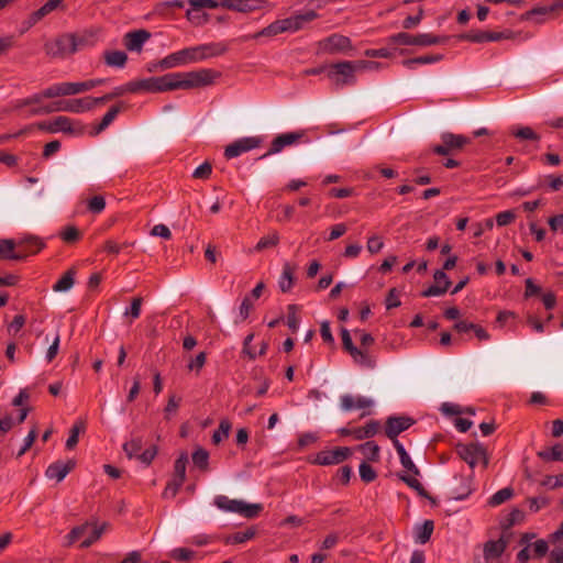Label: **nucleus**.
<instances>
[{"instance_id":"nucleus-1","label":"nucleus","mask_w":563,"mask_h":563,"mask_svg":"<svg viewBox=\"0 0 563 563\" xmlns=\"http://www.w3.org/2000/svg\"><path fill=\"white\" fill-rule=\"evenodd\" d=\"M228 47L223 43L202 44L194 47H187L172 53L159 62L162 69L174 68L190 63L200 62L209 57L220 56L227 52Z\"/></svg>"},{"instance_id":"nucleus-2","label":"nucleus","mask_w":563,"mask_h":563,"mask_svg":"<svg viewBox=\"0 0 563 563\" xmlns=\"http://www.w3.org/2000/svg\"><path fill=\"white\" fill-rule=\"evenodd\" d=\"M86 44L84 37L71 33H65L44 44L45 53L53 58H65Z\"/></svg>"},{"instance_id":"nucleus-3","label":"nucleus","mask_w":563,"mask_h":563,"mask_svg":"<svg viewBox=\"0 0 563 563\" xmlns=\"http://www.w3.org/2000/svg\"><path fill=\"white\" fill-rule=\"evenodd\" d=\"M213 504L222 511L239 514L247 519L256 518L263 510L262 504H247L240 499H230L225 495L216 496Z\"/></svg>"},{"instance_id":"nucleus-4","label":"nucleus","mask_w":563,"mask_h":563,"mask_svg":"<svg viewBox=\"0 0 563 563\" xmlns=\"http://www.w3.org/2000/svg\"><path fill=\"white\" fill-rule=\"evenodd\" d=\"M449 36H439L430 33H421L417 35L409 34L407 32H400L390 35L387 38L389 45H415V46H431L437 44H444L449 41Z\"/></svg>"},{"instance_id":"nucleus-5","label":"nucleus","mask_w":563,"mask_h":563,"mask_svg":"<svg viewBox=\"0 0 563 563\" xmlns=\"http://www.w3.org/2000/svg\"><path fill=\"white\" fill-rule=\"evenodd\" d=\"M364 65L362 63H354V60L340 62L330 67L328 77L338 88L354 85L356 81L355 73Z\"/></svg>"},{"instance_id":"nucleus-6","label":"nucleus","mask_w":563,"mask_h":563,"mask_svg":"<svg viewBox=\"0 0 563 563\" xmlns=\"http://www.w3.org/2000/svg\"><path fill=\"white\" fill-rule=\"evenodd\" d=\"M104 79H90L81 82H59L44 89L46 98L78 95L100 86Z\"/></svg>"},{"instance_id":"nucleus-7","label":"nucleus","mask_w":563,"mask_h":563,"mask_svg":"<svg viewBox=\"0 0 563 563\" xmlns=\"http://www.w3.org/2000/svg\"><path fill=\"white\" fill-rule=\"evenodd\" d=\"M455 452L461 460L474 470L479 463L487 467L489 459L486 449L478 442L459 443L455 445Z\"/></svg>"},{"instance_id":"nucleus-8","label":"nucleus","mask_w":563,"mask_h":563,"mask_svg":"<svg viewBox=\"0 0 563 563\" xmlns=\"http://www.w3.org/2000/svg\"><path fill=\"white\" fill-rule=\"evenodd\" d=\"M106 525L103 523L100 527H90L88 522L77 526L71 529V531L68 533L69 543H73L75 541L80 540L82 537L85 539L80 543L81 549L89 548L91 544H93L103 533Z\"/></svg>"},{"instance_id":"nucleus-9","label":"nucleus","mask_w":563,"mask_h":563,"mask_svg":"<svg viewBox=\"0 0 563 563\" xmlns=\"http://www.w3.org/2000/svg\"><path fill=\"white\" fill-rule=\"evenodd\" d=\"M180 78L179 89H191L208 86L213 82L214 73L211 69H199L188 73H177Z\"/></svg>"},{"instance_id":"nucleus-10","label":"nucleus","mask_w":563,"mask_h":563,"mask_svg":"<svg viewBox=\"0 0 563 563\" xmlns=\"http://www.w3.org/2000/svg\"><path fill=\"white\" fill-rule=\"evenodd\" d=\"M441 140L442 144L432 146V152L441 156L452 154L454 151L462 150L465 145L471 143V139L451 132L442 133Z\"/></svg>"},{"instance_id":"nucleus-11","label":"nucleus","mask_w":563,"mask_h":563,"mask_svg":"<svg viewBox=\"0 0 563 563\" xmlns=\"http://www.w3.org/2000/svg\"><path fill=\"white\" fill-rule=\"evenodd\" d=\"M263 140L260 136H245L235 140L224 148V156L227 159L235 158L243 153L250 152L261 146Z\"/></svg>"},{"instance_id":"nucleus-12","label":"nucleus","mask_w":563,"mask_h":563,"mask_svg":"<svg viewBox=\"0 0 563 563\" xmlns=\"http://www.w3.org/2000/svg\"><path fill=\"white\" fill-rule=\"evenodd\" d=\"M305 136L303 131H294L275 136L271 143L269 150L260 158H265L282 152L286 146L294 145Z\"/></svg>"},{"instance_id":"nucleus-13","label":"nucleus","mask_w":563,"mask_h":563,"mask_svg":"<svg viewBox=\"0 0 563 563\" xmlns=\"http://www.w3.org/2000/svg\"><path fill=\"white\" fill-rule=\"evenodd\" d=\"M351 455V449L339 446L333 450L321 451L317 454L314 463L318 465H336L345 461Z\"/></svg>"},{"instance_id":"nucleus-14","label":"nucleus","mask_w":563,"mask_h":563,"mask_svg":"<svg viewBox=\"0 0 563 563\" xmlns=\"http://www.w3.org/2000/svg\"><path fill=\"white\" fill-rule=\"evenodd\" d=\"M318 18V13L314 10H307L302 13L282 19L284 32L295 33L301 30L306 23H309Z\"/></svg>"},{"instance_id":"nucleus-15","label":"nucleus","mask_w":563,"mask_h":563,"mask_svg":"<svg viewBox=\"0 0 563 563\" xmlns=\"http://www.w3.org/2000/svg\"><path fill=\"white\" fill-rule=\"evenodd\" d=\"M409 417H389L386 421L385 433L390 440H398L397 437L413 424Z\"/></svg>"},{"instance_id":"nucleus-16","label":"nucleus","mask_w":563,"mask_h":563,"mask_svg":"<svg viewBox=\"0 0 563 563\" xmlns=\"http://www.w3.org/2000/svg\"><path fill=\"white\" fill-rule=\"evenodd\" d=\"M320 46L324 52L338 53L352 48L351 40L341 34H332L320 42Z\"/></svg>"},{"instance_id":"nucleus-17","label":"nucleus","mask_w":563,"mask_h":563,"mask_svg":"<svg viewBox=\"0 0 563 563\" xmlns=\"http://www.w3.org/2000/svg\"><path fill=\"white\" fill-rule=\"evenodd\" d=\"M266 0H221L218 2L219 7L238 11L251 12L263 7Z\"/></svg>"},{"instance_id":"nucleus-18","label":"nucleus","mask_w":563,"mask_h":563,"mask_svg":"<svg viewBox=\"0 0 563 563\" xmlns=\"http://www.w3.org/2000/svg\"><path fill=\"white\" fill-rule=\"evenodd\" d=\"M374 405L371 398L364 396H353L350 394L340 397V407L343 411H352L356 409H368Z\"/></svg>"},{"instance_id":"nucleus-19","label":"nucleus","mask_w":563,"mask_h":563,"mask_svg":"<svg viewBox=\"0 0 563 563\" xmlns=\"http://www.w3.org/2000/svg\"><path fill=\"white\" fill-rule=\"evenodd\" d=\"M151 37V33L146 30H137L128 32L124 35V45L130 52H141L144 43Z\"/></svg>"},{"instance_id":"nucleus-20","label":"nucleus","mask_w":563,"mask_h":563,"mask_svg":"<svg viewBox=\"0 0 563 563\" xmlns=\"http://www.w3.org/2000/svg\"><path fill=\"white\" fill-rule=\"evenodd\" d=\"M45 247V242L35 235H27L18 241L19 252L25 253V258L37 254Z\"/></svg>"},{"instance_id":"nucleus-21","label":"nucleus","mask_w":563,"mask_h":563,"mask_svg":"<svg viewBox=\"0 0 563 563\" xmlns=\"http://www.w3.org/2000/svg\"><path fill=\"white\" fill-rule=\"evenodd\" d=\"M76 463L73 460H68L66 462L57 461L51 464L45 472V475L49 479H56L57 482H62L67 474L75 467Z\"/></svg>"},{"instance_id":"nucleus-22","label":"nucleus","mask_w":563,"mask_h":563,"mask_svg":"<svg viewBox=\"0 0 563 563\" xmlns=\"http://www.w3.org/2000/svg\"><path fill=\"white\" fill-rule=\"evenodd\" d=\"M0 260L23 261L25 253L19 252L18 242L11 239L0 240Z\"/></svg>"},{"instance_id":"nucleus-23","label":"nucleus","mask_w":563,"mask_h":563,"mask_svg":"<svg viewBox=\"0 0 563 563\" xmlns=\"http://www.w3.org/2000/svg\"><path fill=\"white\" fill-rule=\"evenodd\" d=\"M38 128L51 133L73 132V121L68 117L60 115L49 122L40 123Z\"/></svg>"},{"instance_id":"nucleus-24","label":"nucleus","mask_w":563,"mask_h":563,"mask_svg":"<svg viewBox=\"0 0 563 563\" xmlns=\"http://www.w3.org/2000/svg\"><path fill=\"white\" fill-rule=\"evenodd\" d=\"M507 543L504 539L489 540L484 544L483 554L486 563L497 560L505 552Z\"/></svg>"},{"instance_id":"nucleus-25","label":"nucleus","mask_w":563,"mask_h":563,"mask_svg":"<svg viewBox=\"0 0 563 563\" xmlns=\"http://www.w3.org/2000/svg\"><path fill=\"white\" fill-rule=\"evenodd\" d=\"M177 73H169L159 77H155L156 92L172 91L179 89Z\"/></svg>"},{"instance_id":"nucleus-26","label":"nucleus","mask_w":563,"mask_h":563,"mask_svg":"<svg viewBox=\"0 0 563 563\" xmlns=\"http://www.w3.org/2000/svg\"><path fill=\"white\" fill-rule=\"evenodd\" d=\"M295 271L296 266L286 262L283 265V272L278 279V286L282 292H288L291 290L295 284Z\"/></svg>"},{"instance_id":"nucleus-27","label":"nucleus","mask_w":563,"mask_h":563,"mask_svg":"<svg viewBox=\"0 0 563 563\" xmlns=\"http://www.w3.org/2000/svg\"><path fill=\"white\" fill-rule=\"evenodd\" d=\"M55 104H57V109H59V111L71 113H82L88 111L86 108L85 98L59 100L56 101Z\"/></svg>"},{"instance_id":"nucleus-28","label":"nucleus","mask_w":563,"mask_h":563,"mask_svg":"<svg viewBox=\"0 0 563 563\" xmlns=\"http://www.w3.org/2000/svg\"><path fill=\"white\" fill-rule=\"evenodd\" d=\"M353 361L363 368H374L376 365V360L366 349H356L350 354Z\"/></svg>"},{"instance_id":"nucleus-29","label":"nucleus","mask_w":563,"mask_h":563,"mask_svg":"<svg viewBox=\"0 0 563 563\" xmlns=\"http://www.w3.org/2000/svg\"><path fill=\"white\" fill-rule=\"evenodd\" d=\"M380 428V424L376 420L368 421L364 427L353 429V437L356 440H364L374 437Z\"/></svg>"},{"instance_id":"nucleus-30","label":"nucleus","mask_w":563,"mask_h":563,"mask_svg":"<svg viewBox=\"0 0 563 563\" xmlns=\"http://www.w3.org/2000/svg\"><path fill=\"white\" fill-rule=\"evenodd\" d=\"M103 58L108 66L123 68L126 64L128 55L123 51H106Z\"/></svg>"},{"instance_id":"nucleus-31","label":"nucleus","mask_w":563,"mask_h":563,"mask_svg":"<svg viewBox=\"0 0 563 563\" xmlns=\"http://www.w3.org/2000/svg\"><path fill=\"white\" fill-rule=\"evenodd\" d=\"M187 463H188V454L186 452H181L174 464L173 479L185 483Z\"/></svg>"},{"instance_id":"nucleus-32","label":"nucleus","mask_w":563,"mask_h":563,"mask_svg":"<svg viewBox=\"0 0 563 563\" xmlns=\"http://www.w3.org/2000/svg\"><path fill=\"white\" fill-rule=\"evenodd\" d=\"M121 111V103L112 106L107 113L102 117L100 123L95 129V134L101 133L103 130H106L117 118V115Z\"/></svg>"},{"instance_id":"nucleus-33","label":"nucleus","mask_w":563,"mask_h":563,"mask_svg":"<svg viewBox=\"0 0 563 563\" xmlns=\"http://www.w3.org/2000/svg\"><path fill=\"white\" fill-rule=\"evenodd\" d=\"M75 283V271L68 269L53 286L56 292L68 291Z\"/></svg>"},{"instance_id":"nucleus-34","label":"nucleus","mask_w":563,"mask_h":563,"mask_svg":"<svg viewBox=\"0 0 563 563\" xmlns=\"http://www.w3.org/2000/svg\"><path fill=\"white\" fill-rule=\"evenodd\" d=\"M282 33H285V32L283 30L280 20H276L273 23H271L269 25H267L266 27L262 29L260 32L250 35L249 38L256 40L262 36L273 37L278 34H282Z\"/></svg>"},{"instance_id":"nucleus-35","label":"nucleus","mask_w":563,"mask_h":563,"mask_svg":"<svg viewBox=\"0 0 563 563\" xmlns=\"http://www.w3.org/2000/svg\"><path fill=\"white\" fill-rule=\"evenodd\" d=\"M443 56L440 54L437 55H424L419 56L415 58L405 59L402 62L404 66L408 69H413L416 65H423V64H433L437 62L442 60Z\"/></svg>"},{"instance_id":"nucleus-36","label":"nucleus","mask_w":563,"mask_h":563,"mask_svg":"<svg viewBox=\"0 0 563 563\" xmlns=\"http://www.w3.org/2000/svg\"><path fill=\"white\" fill-rule=\"evenodd\" d=\"M538 456L545 462L563 461V448L560 444H555L538 452Z\"/></svg>"},{"instance_id":"nucleus-37","label":"nucleus","mask_w":563,"mask_h":563,"mask_svg":"<svg viewBox=\"0 0 563 563\" xmlns=\"http://www.w3.org/2000/svg\"><path fill=\"white\" fill-rule=\"evenodd\" d=\"M512 496L514 489L511 487L501 488L490 496V498L488 499V505L490 507H497L511 499Z\"/></svg>"},{"instance_id":"nucleus-38","label":"nucleus","mask_w":563,"mask_h":563,"mask_svg":"<svg viewBox=\"0 0 563 563\" xmlns=\"http://www.w3.org/2000/svg\"><path fill=\"white\" fill-rule=\"evenodd\" d=\"M358 450L367 461L377 462L379 460V446L374 441L358 445Z\"/></svg>"},{"instance_id":"nucleus-39","label":"nucleus","mask_w":563,"mask_h":563,"mask_svg":"<svg viewBox=\"0 0 563 563\" xmlns=\"http://www.w3.org/2000/svg\"><path fill=\"white\" fill-rule=\"evenodd\" d=\"M434 525L432 520H426L422 526H420L416 533V541L418 543L424 544L430 540V537L433 532Z\"/></svg>"},{"instance_id":"nucleus-40","label":"nucleus","mask_w":563,"mask_h":563,"mask_svg":"<svg viewBox=\"0 0 563 563\" xmlns=\"http://www.w3.org/2000/svg\"><path fill=\"white\" fill-rule=\"evenodd\" d=\"M278 243H279V234L276 231H274L271 234L260 239V241L255 245V251L262 252L266 249L275 247Z\"/></svg>"},{"instance_id":"nucleus-41","label":"nucleus","mask_w":563,"mask_h":563,"mask_svg":"<svg viewBox=\"0 0 563 563\" xmlns=\"http://www.w3.org/2000/svg\"><path fill=\"white\" fill-rule=\"evenodd\" d=\"M191 457L195 466L201 471H207L209 468V453L207 450L198 448L195 450Z\"/></svg>"},{"instance_id":"nucleus-42","label":"nucleus","mask_w":563,"mask_h":563,"mask_svg":"<svg viewBox=\"0 0 563 563\" xmlns=\"http://www.w3.org/2000/svg\"><path fill=\"white\" fill-rule=\"evenodd\" d=\"M232 424L228 419L220 421L219 428L212 434L213 444H219L223 439L229 437Z\"/></svg>"},{"instance_id":"nucleus-43","label":"nucleus","mask_w":563,"mask_h":563,"mask_svg":"<svg viewBox=\"0 0 563 563\" xmlns=\"http://www.w3.org/2000/svg\"><path fill=\"white\" fill-rule=\"evenodd\" d=\"M131 84L134 87L133 93L140 91L156 92L155 77L145 78L141 80H132Z\"/></svg>"},{"instance_id":"nucleus-44","label":"nucleus","mask_w":563,"mask_h":563,"mask_svg":"<svg viewBox=\"0 0 563 563\" xmlns=\"http://www.w3.org/2000/svg\"><path fill=\"white\" fill-rule=\"evenodd\" d=\"M254 536H255V531L253 529H246L244 531H238V532L229 536L225 539V543H228V544L243 543V542H246V541L251 540L252 538H254Z\"/></svg>"},{"instance_id":"nucleus-45","label":"nucleus","mask_w":563,"mask_h":563,"mask_svg":"<svg viewBox=\"0 0 563 563\" xmlns=\"http://www.w3.org/2000/svg\"><path fill=\"white\" fill-rule=\"evenodd\" d=\"M85 430V422L77 421L70 429L69 437L66 441V449L73 450L78 443L79 433Z\"/></svg>"},{"instance_id":"nucleus-46","label":"nucleus","mask_w":563,"mask_h":563,"mask_svg":"<svg viewBox=\"0 0 563 563\" xmlns=\"http://www.w3.org/2000/svg\"><path fill=\"white\" fill-rule=\"evenodd\" d=\"M143 446V441L141 437L132 438L130 441L123 444V451L128 455L129 459H132L137 455Z\"/></svg>"},{"instance_id":"nucleus-47","label":"nucleus","mask_w":563,"mask_h":563,"mask_svg":"<svg viewBox=\"0 0 563 563\" xmlns=\"http://www.w3.org/2000/svg\"><path fill=\"white\" fill-rule=\"evenodd\" d=\"M459 41H466L472 43H485L486 42V31H470L466 33H462L457 36Z\"/></svg>"},{"instance_id":"nucleus-48","label":"nucleus","mask_w":563,"mask_h":563,"mask_svg":"<svg viewBox=\"0 0 563 563\" xmlns=\"http://www.w3.org/2000/svg\"><path fill=\"white\" fill-rule=\"evenodd\" d=\"M536 16H540L537 22L538 23H542L544 22L547 19H549V13H548V10L544 5H538V7H534L533 9L527 11L523 15H522V19L523 20H531Z\"/></svg>"},{"instance_id":"nucleus-49","label":"nucleus","mask_w":563,"mask_h":563,"mask_svg":"<svg viewBox=\"0 0 563 563\" xmlns=\"http://www.w3.org/2000/svg\"><path fill=\"white\" fill-rule=\"evenodd\" d=\"M358 472L361 479L365 483H372L377 477L375 470L366 462L360 464Z\"/></svg>"},{"instance_id":"nucleus-50","label":"nucleus","mask_w":563,"mask_h":563,"mask_svg":"<svg viewBox=\"0 0 563 563\" xmlns=\"http://www.w3.org/2000/svg\"><path fill=\"white\" fill-rule=\"evenodd\" d=\"M512 135L520 140L539 141L540 136L530 128L522 126L512 131Z\"/></svg>"},{"instance_id":"nucleus-51","label":"nucleus","mask_w":563,"mask_h":563,"mask_svg":"<svg viewBox=\"0 0 563 563\" xmlns=\"http://www.w3.org/2000/svg\"><path fill=\"white\" fill-rule=\"evenodd\" d=\"M287 325L294 333L297 332V330L299 328V317L297 316V306L296 305L288 306Z\"/></svg>"},{"instance_id":"nucleus-52","label":"nucleus","mask_w":563,"mask_h":563,"mask_svg":"<svg viewBox=\"0 0 563 563\" xmlns=\"http://www.w3.org/2000/svg\"><path fill=\"white\" fill-rule=\"evenodd\" d=\"M416 475H400V479L404 481L409 487L415 489L420 496H427V492L422 484L415 477Z\"/></svg>"},{"instance_id":"nucleus-53","label":"nucleus","mask_w":563,"mask_h":563,"mask_svg":"<svg viewBox=\"0 0 563 563\" xmlns=\"http://www.w3.org/2000/svg\"><path fill=\"white\" fill-rule=\"evenodd\" d=\"M60 238L66 243H74L79 240L80 232L76 227L69 225L60 232Z\"/></svg>"},{"instance_id":"nucleus-54","label":"nucleus","mask_w":563,"mask_h":563,"mask_svg":"<svg viewBox=\"0 0 563 563\" xmlns=\"http://www.w3.org/2000/svg\"><path fill=\"white\" fill-rule=\"evenodd\" d=\"M106 208V200L102 196H93L88 200V210L95 214L101 213Z\"/></svg>"},{"instance_id":"nucleus-55","label":"nucleus","mask_w":563,"mask_h":563,"mask_svg":"<svg viewBox=\"0 0 563 563\" xmlns=\"http://www.w3.org/2000/svg\"><path fill=\"white\" fill-rule=\"evenodd\" d=\"M384 247L383 238L379 235H372L367 239L366 249L371 254L380 252Z\"/></svg>"},{"instance_id":"nucleus-56","label":"nucleus","mask_w":563,"mask_h":563,"mask_svg":"<svg viewBox=\"0 0 563 563\" xmlns=\"http://www.w3.org/2000/svg\"><path fill=\"white\" fill-rule=\"evenodd\" d=\"M170 555L176 561L185 562L191 560L195 555V552L187 548H177L172 551Z\"/></svg>"},{"instance_id":"nucleus-57","label":"nucleus","mask_w":563,"mask_h":563,"mask_svg":"<svg viewBox=\"0 0 563 563\" xmlns=\"http://www.w3.org/2000/svg\"><path fill=\"white\" fill-rule=\"evenodd\" d=\"M207 361V354L206 352H200L196 355L195 358H191V361L188 363L187 367L189 371H195L197 374L200 372V369L205 366Z\"/></svg>"},{"instance_id":"nucleus-58","label":"nucleus","mask_w":563,"mask_h":563,"mask_svg":"<svg viewBox=\"0 0 563 563\" xmlns=\"http://www.w3.org/2000/svg\"><path fill=\"white\" fill-rule=\"evenodd\" d=\"M183 484L184 483L172 478L167 483V485L162 494L163 498H174L177 495L180 487L183 486Z\"/></svg>"},{"instance_id":"nucleus-59","label":"nucleus","mask_w":563,"mask_h":563,"mask_svg":"<svg viewBox=\"0 0 563 563\" xmlns=\"http://www.w3.org/2000/svg\"><path fill=\"white\" fill-rule=\"evenodd\" d=\"M143 299L141 297H135L132 299L130 308L124 311V316H130L132 319H137L141 314Z\"/></svg>"},{"instance_id":"nucleus-60","label":"nucleus","mask_w":563,"mask_h":563,"mask_svg":"<svg viewBox=\"0 0 563 563\" xmlns=\"http://www.w3.org/2000/svg\"><path fill=\"white\" fill-rule=\"evenodd\" d=\"M211 173H212L211 164L208 162H205L194 170L192 176L197 179H208L210 177Z\"/></svg>"},{"instance_id":"nucleus-61","label":"nucleus","mask_w":563,"mask_h":563,"mask_svg":"<svg viewBox=\"0 0 563 563\" xmlns=\"http://www.w3.org/2000/svg\"><path fill=\"white\" fill-rule=\"evenodd\" d=\"M516 219V213L512 210H506L497 213L496 223L499 227H505L514 222Z\"/></svg>"},{"instance_id":"nucleus-62","label":"nucleus","mask_w":563,"mask_h":563,"mask_svg":"<svg viewBox=\"0 0 563 563\" xmlns=\"http://www.w3.org/2000/svg\"><path fill=\"white\" fill-rule=\"evenodd\" d=\"M529 508L532 512L539 511L541 508L549 505L550 500L545 496L531 497L528 499Z\"/></svg>"},{"instance_id":"nucleus-63","label":"nucleus","mask_w":563,"mask_h":563,"mask_svg":"<svg viewBox=\"0 0 563 563\" xmlns=\"http://www.w3.org/2000/svg\"><path fill=\"white\" fill-rule=\"evenodd\" d=\"M449 287L433 284L429 286L426 290L422 291V297H435V296H442L448 291Z\"/></svg>"},{"instance_id":"nucleus-64","label":"nucleus","mask_w":563,"mask_h":563,"mask_svg":"<svg viewBox=\"0 0 563 563\" xmlns=\"http://www.w3.org/2000/svg\"><path fill=\"white\" fill-rule=\"evenodd\" d=\"M549 13V19H555L563 12V0H555L551 4L544 5Z\"/></svg>"}]
</instances>
